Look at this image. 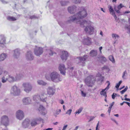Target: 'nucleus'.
Masks as SVG:
<instances>
[{"label": "nucleus", "mask_w": 130, "mask_h": 130, "mask_svg": "<svg viewBox=\"0 0 130 130\" xmlns=\"http://www.w3.org/2000/svg\"><path fill=\"white\" fill-rule=\"evenodd\" d=\"M81 94L82 96L83 97H85L86 96V94L83 91H81Z\"/></svg>", "instance_id": "864d4df0"}, {"label": "nucleus", "mask_w": 130, "mask_h": 130, "mask_svg": "<svg viewBox=\"0 0 130 130\" xmlns=\"http://www.w3.org/2000/svg\"><path fill=\"white\" fill-rule=\"evenodd\" d=\"M47 52L49 53V54L50 56L53 55V52L52 50H48Z\"/></svg>", "instance_id": "c03bdc74"}, {"label": "nucleus", "mask_w": 130, "mask_h": 130, "mask_svg": "<svg viewBox=\"0 0 130 130\" xmlns=\"http://www.w3.org/2000/svg\"><path fill=\"white\" fill-rule=\"evenodd\" d=\"M124 102L125 103H126L129 107H130V103H129L126 101H125V102Z\"/></svg>", "instance_id": "338daca9"}, {"label": "nucleus", "mask_w": 130, "mask_h": 130, "mask_svg": "<svg viewBox=\"0 0 130 130\" xmlns=\"http://www.w3.org/2000/svg\"><path fill=\"white\" fill-rule=\"evenodd\" d=\"M108 8L109 12L111 14H113L115 13L113 9L111 6L109 5L108 6Z\"/></svg>", "instance_id": "72a5a7b5"}, {"label": "nucleus", "mask_w": 130, "mask_h": 130, "mask_svg": "<svg viewBox=\"0 0 130 130\" xmlns=\"http://www.w3.org/2000/svg\"><path fill=\"white\" fill-rule=\"evenodd\" d=\"M83 42L85 44L88 45H90L91 43V39L87 37H85L83 40Z\"/></svg>", "instance_id": "f3484780"}, {"label": "nucleus", "mask_w": 130, "mask_h": 130, "mask_svg": "<svg viewBox=\"0 0 130 130\" xmlns=\"http://www.w3.org/2000/svg\"><path fill=\"white\" fill-rule=\"evenodd\" d=\"M8 72L5 71L4 72L3 76L1 78V82L3 83H6L8 81Z\"/></svg>", "instance_id": "ddd939ff"}, {"label": "nucleus", "mask_w": 130, "mask_h": 130, "mask_svg": "<svg viewBox=\"0 0 130 130\" xmlns=\"http://www.w3.org/2000/svg\"><path fill=\"white\" fill-rule=\"evenodd\" d=\"M22 86L23 88L24 91L26 93H29L32 89L33 86L30 83H24L22 84Z\"/></svg>", "instance_id": "7ed1b4c3"}, {"label": "nucleus", "mask_w": 130, "mask_h": 130, "mask_svg": "<svg viewBox=\"0 0 130 130\" xmlns=\"http://www.w3.org/2000/svg\"><path fill=\"white\" fill-rule=\"evenodd\" d=\"M30 124L31 126H34L36 125L37 124V123L36 121V120L34 119L32 120Z\"/></svg>", "instance_id": "c9c22d12"}, {"label": "nucleus", "mask_w": 130, "mask_h": 130, "mask_svg": "<svg viewBox=\"0 0 130 130\" xmlns=\"http://www.w3.org/2000/svg\"><path fill=\"white\" fill-rule=\"evenodd\" d=\"M8 81L10 83H13L16 82L15 78L13 76L10 75L8 72Z\"/></svg>", "instance_id": "cd10ccee"}, {"label": "nucleus", "mask_w": 130, "mask_h": 130, "mask_svg": "<svg viewBox=\"0 0 130 130\" xmlns=\"http://www.w3.org/2000/svg\"><path fill=\"white\" fill-rule=\"evenodd\" d=\"M34 119L36 120V121L37 122V121H40L41 120V118L40 117Z\"/></svg>", "instance_id": "5fc2aeb1"}, {"label": "nucleus", "mask_w": 130, "mask_h": 130, "mask_svg": "<svg viewBox=\"0 0 130 130\" xmlns=\"http://www.w3.org/2000/svg\"><path fill=\"white\" fill-rule=\"evenodd\" d=\"M58 69L61 74L64 75H65L66 68L64 64L62 63L59 64Z\"/></svg>", "instance_id": "6e6552de"}, {"label": "nucleus", "mask_w": 130, "mask_h": 130, "mask_svg": "<svg viewBox=\"0 0 130 130\" xmlns=\"http://www.w3.org/2000/svg\"><path fill=\"white\" fill-rule=\"evenodd\" d=\"M112 15L113 16L114 18H115V20L117 19V17L116 15L115 14V13H114V14H112Z\"/></svg>", "instance_id": "bf43d9fd"}, {"label": "nucleus", "mask_w": 130, "mask_h": 130, "mask_svg": "<svg viewBox=\"0 0 130 130\" xmlns=\"http://www.w3.org/2000/svg\"><path fill=\"white\" fill-rule=\"evenodd\" d=\"M94 28L91 26H87L85 29V30L86 33L89 35L92 34L94 32Z\"/></svg>", "instance_id": "2eb2a0df"}, {"label": "nucleus", "mask_w": 130, "mask_h": 130, "mask_svg": "<svg viewBox=\"0 0 130 130\" xmlns=\"http://www.w3.org/2000/svg\"><path fill=\"white\" fill-rule=\"evenodd\" d=\"M108 67L106 65L104 66L102 68V70H107L108 69Z\"/></svg>", "instance_id": "de8ad7c7"}, {"label": "nucleus", "mask_w": 130, "mask_h": 130, "mask_svg": "<svg viewBox=\"0 0 130 130\" xmlns=\"http://www.w3.org/2000/svg\"><path fill=\"white\" fill-rule=\"evenodd\" d=\"M122 82V80L120 81L115 86V87L117 88H118Z\"/></svg>", "instance_id": "a19ab883"}, {"label": "nucleus", "mask_w": 130, "mask_h": 130, "mask_svg": "<svg viewBox=\"0 0 130 130\" xmlns=\"http://www.w3.org/2000/svg\"><path fill=\"white\" fill-rule=\"evenodd\" d=\"M111 120L113 121H114L117 124H118V123L117 121L115 120L114 119L112 118H111Z\"/></svg>", "instance_id": "13d9d810"}, {"label": "nucleus", "mask_w": 130, "mask_h": 130, "mask_svg": "<svg viewBox=\"0 0 130 130\" xmlns=\"http://www.w3.org/2000/svg\"><path fill=\"white\" fill-rule=\"evenodd\" d=\"M21 89L16 85H14L11 88L10 93L14 95H18L21 93Z\"/></svg>", "instance_id": "39448f33"}, {"label": "nucleus", "mask_w": 130, "mask_h": 130, "mask_svg": "<svg viewBox=\"0 0 130 130\" xmlns=\"http://www.w3.org/2000/svg\"><path fill=\"white\" fill-rule=\"evenodd\" d=\"M1 1L4 4H7L8 3L7 2H6L4 0H1Z\"/></svg>", "instance_id": "680f3d73"}, {"label": "nucleus", "mask_w": 130, "mask_h": 130, "mask_svg": "<svg viewBox=\"0 0 130 130\" xmlns=\"http://www.w3.org/2000/svg\"><path fill=\"white\" fill-rule=\"evenodd\" d=\"M40 96V101H41L43 102H45L47 100V97L46 94H41Z\"/></svg>", "instance_id": "b1692460"}, {"label": "nucleus", "mask_w": 130, "mask_h": 130, "mask_svg": "<svg viewBox=\"0 0 130 130\" xmlns=\"http://www.w3.org/2000/svg\"><path fill=\"white\" fill-rule=\"evenodd\" d=\"M98 59V61L102 64H104L107 61L106 58L103 56H99Z\"/></svg>", "instance_id": "4be33fe9"}, {"label": "nucleus", "mask_w": 130, "mask_h": 130, "mask_svg": "<svg viewBox=\"0 0 130 130\" xmlns=\"http://www.w3.org/2000/svg\"><path fill=\"white\" fill-rule=\"evenodd\" d=\"M112 37L113 39H115L117 38H119V36L115 34H112Z\"/></svg>", "instance_id": "58836bf2"}, {"label": "nucleus", "mask_w": 130, "mask_h": 130, "mask_svg": "<svg viewBox=\"0 0 130 130\" xmlns=\"http://www.w3.org/2000/svg\"><path fill=\"white\" fill-rule=\"evenodd\" d=\"M103 47L102 46H101L99 47V52L100 54H101L102 52L101 51V50L102 49Z\"/></svg>", "instance_id": "4d7b16f0"}, {"label": "nucleus", "mask_w": 130, "mask_h": 130, "mask_svg": "<svg viewBox=\"0 0 130 130\" xmlns=\"http://www.w3.org/2000/svg\"><path fill=\"white\" fill-rule=\"evenodd\" d=\"M47 91L48 94L52 95L55 93V90L53 87H49L47 89Z\"/></svg>", "instance_id": "dca6fc26"}, {"label": "nucleus", "mask_w": 130, "mask_h": 130, "mask_svg": "<svg viewBox=\"0 0 130 130\" xmlns=\"http://www.w3.org/2000/svg\"><path fill=\"white\" fill-rule=\"evenodd\" d=\"M23 75L22 74H17L15 77L16 82L20 80L23 77Z\"/></svg>", "instance_id": "bb28decb"}, {"label": "nucleus", "mask_w": 130, "mask_h": 130, "mask_svg": "<svg viewBox=\"0 0 130 130\" xmlns=\"http://www.w3.org/2000/svg\"><path fill=\"white\" fill-rule=\"evenodd\" d=\"M69 3V2L68 1H62L60 2V4L62 6H64L67 5Z\"/></svg>", "instance_id": "4c0bfd02"}, {"label": "nucleus", "mask_w": 130, "mask_h": 130, "mask_svg": "<svg viewBox=\"0 0 130 130\" xmlns=\"http://www.w3.org/2000/svg\"><path fill=\"white\" fill-rule=\"evenodd\" d=\"M116 95H117V94L115 93H113L112 95V98L113 99H114L115 97H116Z\"/></svg>", "instance_id": "603ef678"}, {"label": "nucleus", "mask_w": 130, "mask_h": 130, "mask_svg": "<svg viewBox=\"0 0 130 130\" xmlns=\"http://www.w3.org/2000/svg\"><path fill=\"white\" fill-rule=\"evenodd\" d=\"M5 38L4 37H3L0 40V46L4 47L5 46Z\"/></svg>", "instance_id": "393cba45"}, {"label": "nucleus", "mask_w": 130, "mask_h": 130, "mask_svg": "<svg viewBox=\"0 0 130 130\" xmlns=\"http://www.w3.org/2000/svg\"><path fill=\"white\" fill-rule=\"evenodd\" d=\"M95 81V78L92 76L87 77L85 80V83L88 87H92Z\"/></svg>", "instance_id": "20e7f679"}, {"label": "nucleus", "mask_w": 130, "mask_h": 130, "mask_svg": "<svg viewBox=\"0 0 130 130\" xmlns=\"http://www.w3.org/2000/svg\"><path fill=\"white\" fill-rule=\"evenodd\" d=\"M104 77L101 73H98V84L100 85L102 84L104 82Z\"/></svg>", "instance_id": "a211bd4d"}, {"label": "nucleus", "mask_w": 130, "mask_h": 130, "mask_svg": "<svg viewBox=\"0 0 130 130\" xmlns=\"http://www.w3.org/2000/svg\"><path fill=\"white\" fill-rule=\"evenodd\" d=\"M43 48L41 47H36L34 50V53L37 56H40L43 52Z\"/></svg>", "instance_id": "9d476101"}, {"label": "nucleus", "mask_w": 130, "mask_h": 130, "mask_svg": "<svg viewBox=\"0 0 130 130\" xmlns=\"http://www.w3.org/2000/svg\"><path fill=\"white\" fill-rule=\"evenodd\" d=\"M7 19L8 20L10 21H13L17 20L15 18L10 16H8L7 17Z\"/></svg>", "instance_id": "473e14b6"}, {"label": "nucleus", "mask_w": 130, "mask_h": 130, "mask_svg": "<svg viewBox=\"0 0 130 130\" xmlns=\"http://www.w3.org/2000/svg\"><path fill=\"white\" fill-rule=\"evenodd\" d=\"M97 54L96 50H92L90 52L89 54L91 56L93 57L96 56L97 55Z\"/></svg>", "instance_id": "c85d7f7f"}, {"label": "nucleus", "mask_w": 130, "mask_h": 130, "mask_svg": "<svg viewBox=\"0 0 130 130\" xmlns=\"http://www.w3.org/2000/svg\"><path fill=\"white\" fill-rule=\"evenodd\" d=\"M127 96V94H125L124 95V97H125V98L124 99V100L125 101H128L130 102V99L127 98L126 97Z\"/></svg>", "instance_id": "8fccbe9b"}, {"label": "nucleus", "mask_w": 130, "mask_h": 130, "mask_svg": "<svg viewBox=\"0 0 130 130\" xmlns=\"http://www.w3.org/2000/svg\"><path fill=\"white\" fill-rule=\"evenodd\" d=\"M22 101L23 104L24 105H28L31 104L32 100L30 98L28 97L23 98Z\"/></svg>", "instance_id": "f8f14e48"}, {"label": "nucleus", "mask_w": 130, "mask_h": 130, "mask_svg": "<svg viewBox=\"0 0 130 130\" xmlns=\"http://www.w3.org/2000/svg\"><path fill=\"white\" fill-rule=\"evenodd\" d=\"M127 75V72L125 70L124 72L122 74V77L123 79H125L126 78V77Z\"/></svg>", "instance_id": "f704fd0d"}, {"label": "nucleus", "mask_w": 130, "mask_h": 130, "mask_svg": "<svg viewBox=\"0 0 130 130\" xmlns=\"http://www.w3.org/2000/svg\"><path fill=\"white\" fill-rule=\"evenodd\" d=\"M88 56L87 55H84L83 57H80L78 58L79 60V62L78 63L80 65L83 66L85 65V61L88 58Z\"/></svg>", "instance_id": "9b49d317"}, {"label": "nucleus", "mask_w": 130, "mask_h": 130, "mask_svg": "<svg viewBox=\"0 0 130 130\" xmlns=\"http://www.w3.org/2000/svg\"><path fill=\"white\" fill-rule=\"evenodd\" d=\"M20 50L19 48H17L15 49L14 51V53L13 55V56L15 58H19L20 54Z\"/></svg>", "instance_id": "6ab92c4d"}, {"label": "nucleus", "mask_w": 130, "mask_h": 130, "mask_svg": "<svg viewBox=\"0 0 130 130\" xmlns=\"http://www.w3.org/2000/svg\"><path fill=\"white\" fill-rule=\"evenodd\" d=\"M114 103V102H113L111 103L110 104V106L109 107L111 108L112 107Z\"/></svg>", "instance_id": "6e6d98bb"}, {"label": "nucleus", "mask_w": 130, "mask_h": 130, "mask_svg": "<svg viewBox=\"0 0 130 130\" xmlns=\"http://www.w3.org/2000/svg\"><path fill=\"white\" fill-rule=\"evenodd\" d=\"M109 86H107L104 89V90H105L107 91L109 89Z\"/></svg>", "instance_id": "69168bd1"}, {"label": "nucleus", "mask_w": 130, "mask_h": 130, "mask_svg": "<svg viewBox=\"0 0 130 130\" xmlns=\"http://www.w3.org/2000/svg\"><path fill=\"white\" fill-rule=\"evenodd\" d=\"M30 120L28 119H25L23 122L22 125L23 127L26 128L28 127L30 124Z\"/></svg>", "instance_id": "aec40b11"}, {"label": "nucleus", "mask_w": 130, "mask_h": 130, "mask_svg": "<svg viewBox=\"0 0 130 130\" xmlns=\"http://www.w3.org/2000/svg\"><path fill=\"white\" fill-rule=\"evenodd\" d=\"M114 8L115 11L118 13H120V11L119 10H118L116 8V6L114 7Z\"/></svg>", "instance_id": "09e8293b"}, {"label": "nucleus", "mask_w": 130, "mask_h": 130, "mask_svg": "<svg viewBox=\"0 0 130 130\" xmlns=\"http://www.w3.org/2000/svg\"><path fill=\"white\" fill-rule=\"evenodd\" d=\"M32 99L33 101L37 103H38L39 102V101H40V95H34L32 97Z\"/></svg>", "instance_id": "a878e982"}, {"label": "nucleus", "mask_w": 130, "mask_h": 130, "mask_svg": "<svg viewBox=\"0 0 130 130\" xmlns=\"http://www.w3.org/2000/svg\"><path fill=\"white\" fill-rule=\"evenodd\" d=\"M16 116L18 119L21 120L24 117V113L21 110H19L16 112Z\"/></svg>", "instance_id": "0eeeda50"}, {"label": "nucleus", "mask_w": 130, "mask_h": 130, "mask_svg": "<svg viewBox=\"0 0 130 130\" xmlns=\"http://www.w3.org/2000/svg\"><path fill=\"white\" fill-rule=\"evenodd\" d=\"M124 6L122 4H120L119 5H118L117 7V9L118 10H120L121 8L123 7H124Z\"/></svg>", "instance_id": "79ce46f5"}, {"label": "nucleus", "mask_w": 130, "mask_h": 130, "mask_svg": "<svg viewBox=\"0 0 130 130\" xmlns=\"http://www.w3.org/2000/svg\"><path fill=\"white\" fill-rule=\"evenodd\" d=\"M72 111V110L71 109H70L68 110L67 112H66V114H68L69 115H71V113Z\"/></svg>", "instance_id": "a18cd8bd"}, {"label": "nucleus", "mask_w": 130, "mask_h": 130, "mask_svg": "<svg viewBox=\"0 0 130 130\" xmlns=\"http://www.w3.org/2000/svg\"><path fill=\"white\" fill-rule=\"evenodd\" d=\"M87 15L86 11L85 9L83 10L79 11L70 17L68 21V23L74 22L77 23L79 24L82 27L90 24V22L89 21H86L85 20H80L86 17Z\"/></svg>", "instance_id": "f257e3e1"}, {"label": "nucleus", "mask_w": 130, "mask_h": 130, "mask_svg": "<svg viewBox=\"0 0 130 130\" xmlns=\"http://www.w3.org/2000/svg\"><path fill=\"white\" fill-rule=\"evenodd\" d=\"M37 17H36L35 15H33L32 16H30V19H37Z\"/></svg>", "instance_id": "3c124183"}, {"label": "nucleus", "mask_w": 130, "mask_h": 130, "mask_svg": "<svg viewBox=\"0 0 130 130\" xmlns=\"http://www.w3.org/2000/svg\"><path fill=\"white\" fill-rule=\"evenodd\" d=\"M68 57V54L67 51H63L62 52L61 54L60 57L62 61H65L67 59Z\"/></svg>", "instance_id": "4468645a"}, {"label": "nucleus", "mask_w": 130, "mask_h": 130, "mask_svg": "<svg viewBox=\"0 0 130 130\" xmlns=\"http://www.w3.org/2000/svg\"><path fill=\"white\" fill-rule=\"evenodd\" d=\"M73 2L75 4L79 3L81 1V0H72Z\"/></svg>", "instance_id": "49530a36"}, {"label": "nucleus", "mask_w": 130, "mask_h": 130, "mask_svg": "<svg viewBox=\"0 0 130 130\" xmlns=\"http://www.w3.org/2000/svg\"><path fill=\"white\" fill-rule=\"evenodd\" d=\"M46 79L48 80L50 79L55 82H58L61 81V78L58 73L56 71H54L50 73L49 74H46L45 75Z\"/></svg>", "instance_id": "f03ea898"}, {"label": "nucleus", "mask_w": 130, "mask_h": 130, "mask_svg": "<svg viewBox=\"0 0 130 130\" xmlns=\"http://www.w3.org/2000/svg\"><path fill=\"white\" fill-rule=\"evenodd\" d=\"M39 110L41 114L43 115H45L46 113L45 108L41 105L40 106Z\"/></svg>", "instance_id": "5701e85b"}, {"label": "nucleus", "mask_w": 130, "mask_h": 130, "mask_svg": "<svg viewBox=\"0 0 130 130\" xmlns=\"http://www.w3.org/2000/svg\"><path fill=\"white\" fill-rule=\"evenodd\" d=\"M94 117H91L90 119L88 121L89 122H90L92 120H93L94 119Z\"/></svg>", "instance_id": "052dcab7"}, {"label": "nucleus", "mask_w": 130, "mask_h": 130, "mask_svg": "<svg viewBox=\"0 0 130 130\" xmlns=\"http://www.w3.org/2000/svg\"><path fill=\"white\" fill-rule=\"evenodd\" d=\"M67 126H68L67 125H66L64 126L63 127V128L62 130H65L66 129V128L67 127Z\"/></svg>", "instance_id": "0e129e2a"}, {"label": "nucleus", "mask_w": 130, "mask_h": 130, "mask_svg": "<svg viewBox=\"0 0 130 130\" xmlns=\"http://www.w3.org/2000/svg\"><path fill=\"white\" fill-rule=\"evenodd\" d=\"M1 124L5 126L6 127L9 125V120L8 117L6 115L3 116L1 118Z\"/></svg>", "instance_id": "423d86ee"}, {"label": "nucleus", "mask_w": 130, "mask_h": 130, "mask_svg": "<svg viewBox=\"0 0 130 130\" xmlns=\"http://www.w3.org/2000/svg\"><path fill=\"white\" fill-rule=\"evenodd\" d=\"M3 70L2 69L0 68V75H1L3 73Z\"/></svg>", "instance_id": "e2e57ef3"}, {"label": "nucleus", "mask_w": 130, "mask_h": 130, "mask_svg": "<svg viewBox=\"0 0 130 130\" xmlns=\"http://www.w3.org/2000/svg\"><path fill=\"white\" fill-rule=\"evenodd\" d=\"M60 103L62 104L64 103V101L62 100H60Z\"/></svg>", "instance_id": "774afa93"}, {"label": "nucleus", "mask_w": 130, "mask_h": 130, "mask_svg": "<svg viewBox=\"0 0 130 130\" xmlns=\"http://www.w3.org/2000/svg\"><path fill=\"white\" fill-rule=\"evenodd\" d=\"M37 82L38 85H40L44 86H46L47 84L46 83L40 80H38Z\"/></svg>", "instance_id": "7c9ffc66"}, {"label": "nucleus", "mask_w": 130, "mask_h": 130, "mask_svg": "<svg viewBox=\"0 0 130 130\" xmlns=\"http://www.w3.org/2000/svg\"><path fill=\"white\" fill-rule=\"evenodd\" d=\"M25 58L28 61H31L33 60L34 57L32 52L31 51L27 52L25 55Z\"/></svg>", "instance_id": "1a4fd4ad"}, {"label": "nucleus", "mask_w": 130, "mask_h": 130, "mask_svg": "<svg viewBox=\"0 0 130 130\" xmlns=\"http://www.w3.org/2000/svg\"><path fill=\"white\" fill-rule=\"evenodd\" d=\"M76 7L75 6L69 7L68 8L69 12L71 14L74 13L76 11Z\"/></svg>", "instance_id": "412c9836"}, {"label": "nucleus", "mask_w": 130, "mask_h": 130, "mask_svg": "<svg viewBox=\"0 0 130 130\" xmlns=\"http://www.w3.org/2000/svg\"><path fill=\"white\" fill-rule=\"evenodd\" d=\"M105 91L104 89H103L101 91L100 94L102 96H104L105 98H106L107 97V92Z\"/></svg>", "instance_id": "2f4dec72"}, {"label": "nucleus", "mask_w": 130, "mask_h": 130, "mask_svg": "<svg viewBox=\"0 0 130 130\" xmlns=\"http://www.w3.org/2000/svg\"><path fill=\"white\" fill-rule=\"evenodd\" d=\"M128 88L127 86H126L125 88L123 90H122L120 92L122 94H123L125 92L127 89H128Z\"/></svg>", "instance_id": "ea45409f"}, {"label": "nucleus", "mask_w": 130, "mask_h": 130, "mask_svg": "<svg viewBox=\"0 0 130 130\" xmlns=\"http://www.w3.org/2000/svg\"><path fill=\"white\" fill-rule=\"evenodd\" d=\"M7 55L6 54L3 53L0 55V61H3L7 57Z\"/></svg>", "instance_id": "c756f323"}, {"label": "nucleus", "mask_w": 130, "mask_h": 130, "mask_svg": "<svg viewBox=\"0 0 130 130\" xmlns=\"http://www.w3.org/2000/svg\"><path fill=\"white\" fill-rule=\"evenodd\" d=\"M109 60L112 62V63H114L115 62V60L113 56L110 55L109 56Z\"/></svg>", "instance_id": "e433bc0d"}, {"label": "nucleus", "mask_w": 130, "mask_h": 130, "mask_svg": "<svg viewBox=\"0 0 130 130\" xmlns=\"http://www.w3.org/2000/svg\"><path fill=\"white\" fill-rule=\"evenodd\" d=\"M83 108H80L78 109L77 111H76L75 112V114L78 113V114L80 113L82 111Z\"/></svg>", "instance_id": "37998d69"}]
</instances>
